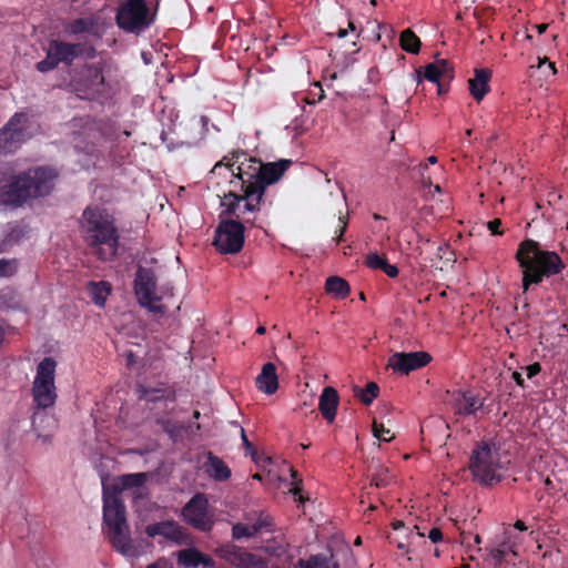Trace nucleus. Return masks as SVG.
Returning a JSON list of instances; mask_svg holds the SVG:
<instances>
[{
	"label": "nucleus",
	"mask_w": 568,
	"mask_h": 568,
	"mask_svg": "<svg viewBox=\"0 0 568 568\" xmlns=\"http://www.w3.org/2000/svg\"><path fill=\"white\" fill-rule=\"evenodd\" d=\"M548 68L551 70V74L557 73L556 65L554 62H548Z\"/></svg>",
	"instance_id": "56"
},
{
	"label": "nucleus",
	"mask_w": 568,
	"mask_h": 568,
	"mask_svg": "<svg viewBox=\"0 0 568 568\" xmlns=\"http://www.w3.org/2000/svg\"><path fill=\"white\" fill-rule=\"evenodd\" d=\"M347 220H345L344 217H339V226L338 229L335 231L336 234H345L346 230H347Z\"/></svg>",
	"instance_id": "47"
},
{
	"label": "nucleus",
	"mask_w": 568,
	"mask_h": 568,
	"mask_svg": "<svg viewBox=\"0 0 568 568\" xmlns=\"http://www.w3.org/2000/svg\"><path fill=\"white\" fill-rule=\"evenodd\" d=\"M146 568H173V565L166 558L162 557L155 562L148 565Z\"/></svg>",
	"instance_id": "42"
},
{
	"label": "nucleus",
	"mask_w": 568,
	"mask_h": 568,
	"mask_svg": "<svg viewBox=\"0 0 568 568\" xmlns=\"http://www.w3.org/2000/svg\"><path fill=\"white\" fill-rule=\"evenodd\" d=\"M339 404V396L337 390L332 386H326L320 395L318 409L327 423H333L337 407Z\"/></svg>",
	"instance_id": "18"
},
{
	"label": "nucleus",
	"mask_w": 568,
	"mask_h": 568,
	"mask_svg": "<svg viewBox=\"0 0 568 568\" xmlns=\"http://www.w3.org/2000/svg\"><path fill=\"white\" fill-rule=\"evenodd\" d=\"M155 17L156 9L152 10L146 0H124L118 8L115 22L121 30L140 34L154 23Z\"/></svg>",
	"instance_id": "10"
},
{
	"label": "nucleus",
	"mask_w": 568,
	"mask_h": 568,
	"mask_svg": "<svg viewBox=\"0 0 568 568\" xmlns=\"http://www.w3.org/2000/svg\"><path fill=\"white\" fill-rule=\"evenodd\" d=\"M255 524H262V528L271 525L268 516H266V517L261 516Z\"/></svg>",
	"instance_id": "51"
},
{
	"label": "nucleus",
	"mask_w": 568,
	"mask_h": 568,
	"mask_svg": "<svg viewBox=\"0 0 568 568\" xmlns=\"http://www.w3.org/2000/svg\"><path fill=\"white\" fill-rule=\"evenodd\" d=\"M70 88L83 100L104 98L110 90L101 63H85L77 69L71 78Z\"/></svg>",
	"instance_id": "9"
},
{
	"label": "nucleus",
	"mask_w": 568,
	"mask_h": 568,
	"mask_svg": "<svg viewBox=\"0 0 568 568\" xmlns=\"http://www.w3.org/2000/svg\"><path fill=\"white\" fill-rule=\"evenodd\" d=\"M215 555L236 568H266V560L244 550L234 544H224L215 549Z\"/></svg>",
	"instance_id": "14"
},
{
	"label": "nucleus",
	"mask_w": 568,
	"mask_h": 568,
	"mask_svg": "<svg viewBox=\"0 0 568 568\" xmlns=\"http://www.w3.org/2000/svg\"><path fill=\"white\" fill-rule=\"evenodd\" d=\"M156 276L152 268L139 266L134 278V293L141 306L150 312L164 314L165 307L160 302L161 297L156 295Z\"/></svg>",
	"instance_id": "13"
},
{
	"label": "nucleus",
	"mask_w": 568,
	"mask_h": 568,
	"mask_svg": "<svg viewBox=\"0 0 568 568\" xmlns=\"http://www.w3.org/2000/svg\"><path fill=\"white\" fill-rule=\"evenodd\" d=\"M201 122H202L203 126H206V124H207V122H209L207 116L202 115V116H201Z\"/></svg>",
	"instance_id": "59"
},
{
	"label": "nucleus",
	"mask_w": 568,
	"mask_h": 568,
	"mask_svg": "<svg viewBox=\"0 0 568 568\" xmlns=\"http://www.w3.org/2000/svg\"><path fill=\"white\" fill-rule=\"evenodd\" d=\"M511 551V547L506 542L501 544L499 547L491 550L490 556L496 566L501 565L508 552Z\"/></svg>",
	"instance_id": "38"
},
{
	"label": "nucleus",
	"mask_w": 568,
	"mask_h": 568,
	"mask_svg": "<svg viewBox=\"0 0 568 568\" xmlns=\"http://www.w3.org/2000/svg\"><path fill=\"white\" fill-rule=\"evenodd\" d=\"M89 293L92 298V302L97 306H104L108 296L111 293V285L106 281L100 282H90L89 283Z\"/></svg>",
	"instance_id": "27"
},
{
	"label": "nucleus",
	"mask_w": 568,
	"mask_h": 568,
	"mask_svg": "<svg viewBox=\"0 0 568 568\" xmlns=\"http://www.w3.org/2000/svg\"><path fill=\"white\" fill-rule=\"evenodd\" d=\"M325 290L337 298H345L351 292V286L343 277L329 276L325 282Z\"/></svg>",
	"instance_id": "28"
},
{
	"label": "nucleus",
	"mask_w": 568,
	"mask_h": 568,
	"mask_svg": "<svg viewBox=\"0 0 568 568\" xmlns=\"http://www.w3.org/2000/svg\"><path fill=\"white\" fill-rule=\"evenodd\" d=\"M500 226H501L500 219H494L487 223V227L493 235H501L503 234V232L500 231Z\"/></svg>",
	"instance_id": "41"
},
{
	"label": "nucleus",
	"mask_w": 568,
	"mask_h": 568,
	"mask_svg": "<svg viewBox=\"0 0 568 568\" xmlns=\"http://www.w3.org/2000/svg\"><path fill=\"white\" fill-rule=\"evenodd\" d=\"M291 160L263 163L255 158H248L243 151H233L230 156L219 161L212 172L225 166L231 169L235 181H231L234 187L240 186V192L231 190L221 202L223 207L221 217L237 216L248 224H254L256 213L260 212L263 196L268 185L277 182L291 165Z\"/></svg>",
	"instance_id": "1"
},
{
	"label": "nucleus",
	"mask_w": 568,
	"mask_h": 568,
	"mask_svg": "<svg viewBox=\"0 0 568 568\" xmlns=\"http://www.w3.org/2000/svg\"><path fill=\"white\" fill-rule=\"evenodd\" d=\"M535 28L537 29V32L539 34H541V33H544L547 30L548 24L547 23H540V24L535 26Z\"/></svg>",
	"instance_id": "53"
},
{
	"label": "nucleus",
	"mask_w": 568,
	"mask_h": 568,
	"mask_svg": "<svg viewBox=\"0 0 568 568\" xmlns=\"http://www.w3.org/2000/svg\"><path fill=\"white\" fill-rule=\"evenodd\" d=\"M346 34H347V30L346 29H343V28L338 29V31H337L338 38H345Z\"/></svg>",
	"instance_id": "54"
},
{
	"label": "nucleus",
	"mask_w": 568,
	"mask_h": 568,
	"mask_svg": "<svg viewBox=\"0 0 568 568\" xmlns=\"http://www.w3.org/2000/svg\"><path fill=\"white\" fill-rule=\"evenodd\" d=\"M79 57L94 58V47L83 42L71 43L53 39L48 43L45 58L36 64V69L45 73L58 68L60 63L71 65Z\"/></svg>",
	"instance_id": "8"
},
{
	"label": "nucleus",
	"mask_w": 568,
	"mask_h": 568,
	"mask_svg": "<svg viewBox=\"0 0 568 568\" xmlns=\"http://www.w3.org/2000/svg\"><path fill=\"white\" fill-rule=\"evenodd\" d=\"M64 31L69 36L88 34L99 38L101 36L100 17L90 14L70 20L64 24Z\"/></svg>",
	"instance_id": "17"
},
{
	"label": "nucleus",
	"mask_w": 568,
	"mask_h": 568,
	"mask_svg": "<svg viewBox=\"0 0 568 568\" xmlns=\"http://www.w3.org/2000/svg\"><path fill=\"white\" fill-rule=\"evenodd\" d=\"M501 468L499 447L493 440L477 442L469 458L474 478L481 485L493 486L501 481Z\"/></svg>",
	"instance_id": "7"
},
{
	"label": "nucleus",
	"mask_w": 568,
	"mask_h": 568,
	"mask_svg": "<svg viewBox=\"0 0 568 568\" xmlns=\"http://www.w3.org/2000/svg\"><path fill=\"white\" fill-rule=\"evenodd\" d=\"M265 331H266L265 327L262 326V325L256 328V333L260 334V335L264 334Z\"/></svg>",
	"instance_id": "58"
},
{
	"label": "nucleus",
	"mask_w": 568,
	"mask_h": 568,
	"mask_svg": "<svg viewBox=\"0 0 568 568\" xmlns=\"http://www.w3.org/2000/svg\"><path fill=\"white\" fill-rule=\"evenodd\" d=\"M348 28H349L351 30H355L354 22H353V21H351V20L348 21Z\"/></svg>",
	"instance_id": "62"
},
{
	"label": "nucleus",
	"mask_w": 568,
	"mask_h": 568,
	"mask_svg": "<svg viewBox=\"0 0 568 568\" xmlns=\"http://www.w3.org/2000/svg\"><path fill=\"white\" fill-rule=\"evenodd\" d=\"M262 529V524H253L251 526L237 523L232 527V538L241 539V538H250L255 536Z\"/></svg>",
	"instance_id": "35"
},
{
	"label": "nucleus",
	"mask_w": 568,
	"mask_h": 568,
	"mask_svg": "<svg viewBox=\"0 0 568 568\" xmlns=\"http://www.w3.org/2000/svg\"><path fill=\"white\" fill-rule=\"evenodd\" d=\"M354 396L364 405H371L373 400L379 395V386L375 382H369L364 388L355 386Z\"/></svg>",
	"instance_id": "31"
},
{
	"label": "nucleus",
	"mask_w": 568,
	"mask_h": 568,
	"mask_svg": "<svg viewBox=\"0 0 568 568\" xmlns=\"http://www.w3.org/2000/svg\"><path fill=\"white\" fill-rule=\"evenodd\" d=\"M551 485H552V481L550 480V478L547 477L545 479V486L550 487Z\"/></svg>",
	"instance_id": "61"
},
{
	"label": "nucleus",
	"mask_w": 568,
	"mask_h": 568,
	"mask_svg": "<svg viewBox=\"0 0 568 568\" xmlns=\"http://www.w3.org/2000/svg\"><path fill=\"white\" fill-rule=\"evenodd\" d=\"M333 241H335L336 244H339L341 242L344 241V234H336Z\"/></svg>",
	"instance_id": "55"
},
{
	"label": "nucleus",
	"mask_w": 568,
	"mask_h": 568,
	"mask_svg": "<svg viewBox=\"0 0 568 568\" xmlns=\"http://www.w3.org/2000/svg\"><path fill=\"white\" fill-rule=\"evenodd\" d=\"M29 116L27 113L17 112L0 129V155L16 152L30 139L28 132Z\"/></svg>",
	"instance_id": "12"
},
{
	"label": "nucleus",
	"mask_w": 568,
	"mask_h": 568,
	"mask_svg": "<svg viewBox=\"0 0 568 568\" xmlns=\"http://www.w3.org/2000/svg\"><path fill=\"white\" fill-rule=\"evenodd\" d=\"M200 550L190 547L178 551V562L184 568H195L200 561Z\"/></svg>",
	"instance_id": "34"
},
{
	"label": "nucleus",
	"mask_w": 568,
	"mask_h": 568,
	"mask_svg": "<svg viewBox=\"0 0 568 568\" xmlns=\"http://www.w3.org/2000/svg\"><path fill=\"white\" fill-rule=\"evenodd\" d=\"M255 384L258 390L266 395L274 394L278 388V376L273 363H265L256 376Z\"/></svg>",
	"instance_id": "19"
},
{
	"label": "nucleus",
	"mask_w": 568,
	"mask_h": 568,
	"mask_svg": "<svg viewBox=\"0 0 568 568\" xmlns=\"http://www.w3.org/2000/svg\"><path fill=\"white\" fill-rule=\"evenodd\" d=\"M484 406L483 399L476 396L473 392H458L455 397V413L457 415L467 416L473 415Z\"/></svg>",
	"instance_id": "20"
},
{
	"label": "nucleus",
	"mask_w": 568,
	"mask_h": 568,
	"mask_svg": "<svg viewBox=\"0 0 568 568\" xmlns=\"http://www.w3.org/2000/svg\"><path fill=\"white\" fill-rule=\"evenodd\" d=\"M399 42L402 49L408 53L417 54L420 50L422 42L410 29H406L400 33Z\"/></svg>",
	"instance_id": "32"
},
{
	"label": "nucleus",
	"mask_w": 568,
	"mask_h": 568,
	"mask_svg": "<svg viewBox=\"0 0 568 568\" xmlns=\"http://www.w3.org/2000/svg\"><path fill=\"white\" fill-rule=\"evenodd\" d=\"M207 505L204 494L194 495L183 507L182 515L184 520L199 530H211L213 523L207 516Z\"/></svg>",
	"instance_id": "16"
},
{
	"label": "nucleus",
	"mask_w": 568,
	"mask_h": 568,
	"mask_svg": "<svg viewBox=\"0 0 568 568\" xmlns=\"http://www.w3.org/2000/svg\"><path fill=\"white\" fill-rule=\"evenodd\" d=\"M436 84L438 87V93L442 94L444 92L442 84L439 82Z\"/></svg>",
	"instance_id": "63"
},
{
	"label": "nucleus",
	"mask_w": 568,
	"mask_h": 568,
	"mask_svg": "<svg viewBox=\"0 0 568 568\" xmlns=\"http://www.w3.org/2000/svg\"><path fill=\"white\" fill-rule=\"evenodd\" d=\"M514 527L520 531L527 530V526L525 525V523L519 519L515 523Z\"/></svg>",
	"instance_id": "52"
},
{
	"label": "nucleus",
	"mask_w": 568,
	"mask_h": 568,
	"mask_svg": "<svg viewBox=\"0 0 568 568\" xmlns=\"http://www.w3.org/2000/svg\"><path fill=\"white\" fill-rule=\"evenodd\" d=\"M138 393H139V398L140 399H144V400H148V402H155V400H161V399H168V400H171V402L175 400V393L174 392L165 395L164 390H162V389L148 388V387H144L142 385L139 386Z\"/></svg>",
	"instance_id": "33"
},
{
	"label": "nucleus",
	"mask_w": 568,
	"mask_h": 568,
	"mask_svg": "<svg viewBox=\"0 0 568 568\" xmlns=\"http://www.w3.org/2000/svg\"><path fill=\"white\" fill-rule=\"evenodd\" d=\"M511 377L519 387H525V379L523 378L520 373L514 372Z\"/></svg>",
	"instance_id": "48"
},
{
	"label": "nucleus",
	"mask_w": 568,
	"mask_h": 568,
	"mask_svg": "<svg viewBox=\"0 0 568 568\" xmlns=\"http://www.w3.org/2000/svg\"><path fill=\"white\" fill-rule=\"evenodd\" d=\"M246 223L242 217L221 219L214 231L213 245L221 254H237L245 242Z\"/></svg>",
	"instance_id": "11"
},
{
	"label": "nucleus",
	"mask_w": 568,
	"mask_h": 568,
	"mask_svg": "<svg viewBox=\"0 0 568 568\" xmlns=\"http://www.w3.org/2000/svg\"><path fill=\"white\" fill-rule=\"evenodd\" d=\"M17 295L12 288L6 287L0 291V310L13 308L17 306Z\"/></svg>",
	"instance_id": "37"
},
{
	"label": "nucleus",
	"mask_w": 568,
	"mask_h": 568,
	"mask_svg": "<svg viewBox=\"0 0 568 568\" xmlns=\"http://www.w3.org/2000/svg\"><path fill=\"white\" fill-rule=\"evenodd\" d=\"M432 362V355L427 352H396L389 356L387 368L395 374L408 375L410 372L423 368Z\"/></svg>",
	"instance_id": "15"
},
{
	"label": "nucleus",
	"mask_w": 568,
	"mask_h": 568,
	"mask_svg": "<svg viewBox=\"0 0 568 568\" xmlns=\"http://www.w3.org/2000/svg\"><path fill=\"white\" fill-rule=\"evenodd\" d=\"M371 471V486L376 488H386L390 485L393 476L389 474V469L381 464L369 467Z\"/></svg>",
	"instance_id": "29"
},
{
	"label": "nucleus",
	"mask_w": 568,
	"mask_h": 568,
	"mask_svg": "<svg viewBox=\"0 0 568 568\" xmlns=\"http://www.w3.org/2000/svg\"><path fill=\"white\" fill-rule=\"evenodd\" d=\"M241 434H242V440H243V445L245 446L246 448V453H252L254 450L253 448V445L248 442L247 437H246V434L244 432V429L242 428L241 430Z\"/></svg>",
	"instance_id": "46"
},
{
	"label": "nucleus",
	"mask_w": 568,
	"mask_h": 568,
	"mask_svg": "<svg viewBox=\"0 0 568 568\" xmlns=\"http://www.w3.org/2000/svg\"><path fill=\"white\" fill-rule=\"evenodd\" d=\"M427 162L430 163V164H435V163H437V158L435 155H430L427 159Z\"/></svg>",
	"instance_id": "57"
},
{
	"label": "nucleus",
	"mask_w": 568,
	"mask_h": 568,
	"mask_svg": "<svg viewBox=\"0 0 568 568\" xmlns=\"http://www.w3.org/2000/svg\"><path fill=\"white\" fill-rule=\"evenodd\" d=\"M8 267H9V263L4 260H1L0 261V277L7 275Z\"/></svg>",
	"instance_id": "50"
},
{
	"label": "nucleus",
	"mask_w": 568,
	"mask_h": 568,
	"mask_svg": "<svg viewBox=\"0 0 568 568\" xmlns=\"http://www.w3.org/2000/svg\"><path fill=\"white\" fill-rule=\"evenodd\" d=\"M365 265L372 270H381L388 277L395 278L398 276V267L394 264H389L387 258L378 255L376 252H369L365 258Z\"/></svg>",
	"instance_id": "24"
},
{
	"label": "nucleus",
	"mask_w": 568,
	"mask_h": 568,
	"mask_svg": "<svg viewBox=\"0 0 568 568\" xmlns=\"http://www.w3.org/2000/svg\"><path fill=\"white\" fill-rule=\"evenodd\" d=\"M205 473L216 481H225L231 477L230 467L211 452L207 454V460L204 464Z\"/></svg>",
	"instance_id": "23"
},
{
	"label": "nucleus",
	"mask_w": 568,
	"mask_h": 568,
	"mask_svg": "<svg viewBox=\"0 0 568 568\" xmlns=\"http://www.w3.org/2000/svg\"><path fill=\"white\" fill-rule=\"evenodd\" d=\"M449 63L447 60H438L425 67L424 78L430 82L438 83L439 78L449 71Z\"/></svg>",
	"instance_id": "30"
},
{
	"label": "nucleus",
	"mask_w": 568,
	"mask_h": 568,
	"mask_svg": "<svg viewBox=\"0 0 568 568\" xmlns=\"http://www.w3.org/2000/svg\"><path fill=\"white\" fill-rule=\"evenodd\" d=\"M541 371V365L538 362H535L526 367L527 377L532 378L534 376L538 375Z\"/></svg>",
	"instance_id": "44"
},
{
	"label": "nucleus",
	"mask_w": 568,
	"mask_h": 568,
	"mask_svg": "<svg viewBox=\"0 0 568 568\" xmlns=\"http://www.w3.org/2000/svg\"><path fill=\"white\" fill-rule=\"evenodd\" d=\"M145 532L149 537L163 536L172 541H180L183 537L181 527L173 520L160 521L148 525Z\"/></svg>",
	"instance_id": "21"
},
{
	"label": "nucleus",
	"mask_w": 568,
	"mask_h": 568,
	"mask_svg": "<svg viewBox=\"0 0 568 568\" xmlns=\"http://www.w3.org/2000/svg\"><path fill=\"white\" fill-rule=\"evenodd\" d=\"M515 260L521 271V288L526 293L530 286L539 285L545 278L559 275L566 268L560 255L555 251L542 248L532 239H525L517 247Z\"/></svg>",
	"instance_id": "4"
},
{
	"label": "nucleus",
	"mask_w": 568,
	"mask_h": 568,
	"mask_svg": "<svg viewBox=\"0 0 568 568\" xmlns=\"http://www.w3.org/2000/svg\"><path fill=\"white\" fill-rule=\"evenodd\" d=\"M148 475L145 473H133L121 475L116 478L113 494H119L122 490H126L134 487H141L145 484Z\"/></svg>",
	"instance_id": "26"
},
{
	"label": "nucleus",
	"mask_w": 568,
	"mask_h": 568,
	"mask_svg": "<svg viewBox=\"0 0 568 568\" xmlns=\"http://www.w3.org/2000/svg\"><path fill=\"white\" fill-rule=\"evenodd\" d=\"M103 524L112 547L124 556H135V547L129 535L125 506L116 494L103 490Z\"/></svg>",
	"instance_id": "6"
},
{
	"label": "nucleus",
	"mask_w": 568,
	"mask_h": 568,
	"mask_svg": "<svg viewBox=\"0 0 568 568\" xmlns=\"http://www.w3.org/2000/svg\"><path fill=\"white\" fill-rule=\"evenodd\" d=\"M400 526H403L402 521H397V523L394 524V528L395 529L399 528Z\"/></svg>",
	"instance_id": "64"
},
{
	"label": "nucleus",
	"mask_w": 568,
	"mask_h": 568,
	"mask_svg": "<svg viewBox=\"0 0 568 568\" xmlns=\"http://www.w3.org/2000/svg\"><path fill=\"white\" fill-rule=\"evenodd\" d=\"M81 232L91 254L98 260L110 262L118 256L120 232L108 210L88 206L82 213Z\"/></svg>",
	"instance_id": "2"
},
{
	"label": "nucleus",
	"mask_w": 568,
	"mask_h": 568,
	"mask_svg": "<svg viewBox=\"0 0 568 568\" xmlns=\"http://www.w3.org/2000/svg\"><path fill=\"white\" fill-rule=\"evenodd\" d=\"M290 471H291V477H292V479H293V485H294V486L290 489V493H291L292 495H294L295 497H297V499H296V500H297L300 504H304L305 498H304V497H303V495L301 494V491H302V487H301L302 479H301V478H298V473H297L295 469L291 468V469H290Z\"/></svg>",
	"instance_id": "40"
},
{
	"label": "nucleus",
	"mask_w": 568,
	"mask_h": 568,
	"mask_svg": "<svg viewBox=\"0 0 568 568\" xmlns=\"http://www.w3.org/2000/svg\"><path fill=\"white\" fill-rule=\"evenodd\" d=\"M199 565H203L204 567H207V568H214L215 561L210 556H207L203 552H200Z\"/></svg>",
	"instance_id": "45"
},
{
	"label": "nucleus",
	"mask_w": 568,
	"mask_h": 568,
	"mask_svg": "<svg viewBox=\"0 0 568 568\" xmlns=\"http://www.w3.org/2000/svg\"><path fill=\"white\" fill-rule=\"evenodd\" d=\"M372 430L373 435L381 442L388 443L394 438V434L390 429L385 427L383 423H378L376 419L373 420Z\"/></svg>",
	"instance_id": "36"
},
{
	"label": "nucleus",
	"mask_w": 568,
	"mask_h": 568,
	"mask_svg": "<svg viewBox=\"0 0 568 568\" xmlns=\"http://www.w3.org/2000/svg\"><path fill=\"white\" fill-rule=\"evenodd\" d=\"M491 71L489 69H475L474 78L468 80L469 92L476 101H481L489 92Z\"/></svg>",
	"instance_id": "22"
},
{
	"label": "nucleus",
	"mask_w": 568,
	"mask_h": 568,
	"mask_svg": "<svg viewBox=\"0 0 568 568\" xmlns=\"http://www.w3.org/2000/svg\"><path fill=\"white\" fill-rule=\"evenodd\" d=\"M428 538L432 542L437 544L443 540V532L439 528L434 527L429 530Z\"/></svg>",
	"instance_id": "43"
},
{
	"label": "nucleus",
	"mask_w": 568,
	"mask_h": 568,
	"mask_svg": "<svg viewBox=\"0 0 568 568\" xmlns=\"http://www.w3.org/2000/svg\"><path fill=\"white\" fill-rule=\"evenodd\" d=\"M192 416L194 419H199L201 416V413L199 410H194Z\"/></svg>",
	"instance_id": "60"
},
{
	"label": "nucleus",
	"mask_w": 568,
	"mask_h": 568,
	"mask_svg": "<svg viewBox=\"0 0 568 568\" xmlns=\"http://www.w3.org/2000/svg\"><path fill=\"white\" fill-rule=\"evenodd\" d=\"M446 252H448L452 256H454V252L449 251V246L448 245H440V246H438L437 255L440 258H443L445 256Z\"/></svg>",
	"instance_id": "49"
},
{
	"label": "nucleus",
	"mask_w": 568,
	"mask_h": 568,
	"mask_svg": "<svg viewBox=\"0 0 568 568\" xmlns=\"http://www.w3.org/2000/svg\"><path fill=\"white\" fill-rule=\"evenodd\" d=\"M55 367L57 362L52 357H44L38 364L31 389L33 399L32 429L44 444L51 442L52 432L57 427V420L45 412L57 400Z\"/></svg>",
	"instance_id": "3"
},
{
	"label": "nucleus",
	"mask_w": 568,
	"mask_h": 568,
	"mask_svg": "<svg viewBox=\"0 0 568 568\" xmlns=\"http://www.w3.org/2000/svg\"><path fill=\"white\" fill-rule=\"evenodd\" d=\"M302 568H339V564L334 558V554L328 549L327 552L312 555L307 560H300Z\"/></svg>",
	"instance_id": "25"
},
{
	"label": "nucleus",
	"mask_w": 568,
	"mask_h": 568,
	"mask_svg": "<svg viewBox=\"0 0 568 568\" xmlns=\"http://www.w3.org/2000/svg\"><path fill=\"white\" fill-rule=\"evenodd\" d=\"M55 178V171L47 166L18 175L0 170V203L20 206L29 199L44 196L53 189Z\"/></svg>",
	"instance_id": "5"
},
{
	"label": "nucleus",
	"mask_w": 568,
	"mask_h": 568,
	"mask_svg": "<svg viewBox=\"0 0 568 568\" xmlns=\"http://www.w3.org/2000/svg\"><path fill=\"white\" fill-rule=\"evenodd\" d=\"M159 425L166 434L170 435L171 438L176 437L182 429V426L178 425L175 422L168 418H160Z\"/></svg>",
	"instance_id": "39"
}]
</instances>
